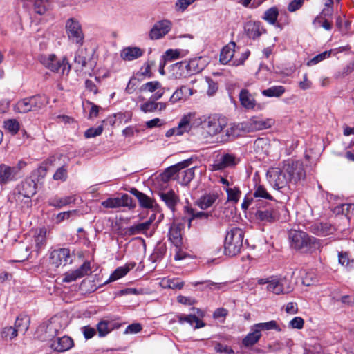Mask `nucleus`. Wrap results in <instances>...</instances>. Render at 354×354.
<instances>
[{
    "label": "nucleus",
    "mask_w": 354,
    "mask_h": 354,
    "mask_svg": "<svg viewBox=\"0 0 354 354\" xmlns=\"http://www.w3.org/2000/svg\"><path fill=\"white\" fill-rule=\"evenodd\" d=\"M288 239L290 248L302 254H312L322 248L319 239L303 231L290 230Z\"/></svg>",
    "instance_id": "2"
},
{
    "label": "nucleus",
    "mask_w": 354,
    "mask_h": 354,
    "mask_svg": "<svg viewBox=\"0 0 354 354\" xmlns=\"http://www.w3.org/2000/svg\"><path fill=\"white\" fill-rule=\"evenodd\" d=\"M169 71L171 77L175 79H180L189 76L185 61L171 65Z\"/></svg>",
    "instance_id": "26"
},
{
    "label": "nucleus",
    "mask_w": 354,
    "mask_h": 354,
    "mask_svg": "<svg viewBox=\"0 0 354 354\" xmlns=\"http://www.w3.org/2000/svg\"><path fill=\"white\" fill-rule=\"evenodd\" d=\"M217 198V194H205L199 198V200L197 201V205L201 209H206L212 206Z\"/></svg>",
    "instance_id": "32"
},
{
    "label": "nucleus",
    "mask_w": 354,
    "mask_h": 354,
    "mask_svg": "<svg viewBox=\"0 0 354 354\" xmlns=\"http://www.w3.org/2000/svg\"><path fill=\"white\" fill-rule=\"evenodd\" d=\"M70 250L68 248H59L53 250L50 254V262L55 267L65 266L71 262Z\"/></svg>",
    "instance_id": "13"
},
{
    "label": "nucleus",
    "mask_w": 354,
    "mask_h": 354,
    "mask_svg": "<svg viewBox=\"0 0 354 354\" xmlns=\"http://www.w3.org/2000/svg\"><path fill=\"white\" fill-rule=\"evenodd\" d=\"M274 124L272 118L266 120L254 119L250 121L251 128L255 130H263L270 128Z\"/></svg>",
    "instance_id": "39"
},
{
    "label": "nucleus",
    "mask_w": 354,
    "mask_h": 354,
    "mask_svg": "<svg viewBox=\"0 0 354 354\" xmlns=\"http://www.w3.org/2000/svg\"><path fill=\"white\" fill-rule=\"evenodd\" d=\"M192 163L190 160H185L167 168L161 174V178L164 182L169 181L179 177V172L182 169L188 167Z\"/></svg>",
    "instance_id": "14"
},
{
    "label": "nucleus",
    "mask_w": 354,
    "mask_h": 354,
    "mask_svg": "<svg viewBox=\"0 0 354 354\" xmlns=\"http://www.w3.org/2000/svg\"><path fill=\"white\" fill-rule=\"evenodd\" d=\"M40 63L53 72H58L60 68L62 73H68L71 70V66L66 57L59 59L54 54L41 55L39 57Z\"/></svg>",
    "instance_id": "7"
},
{
    "label": "nucleus",
    "mask_w": 354,
    "mask_h": 354,
    "mask_svg": "<svg viewBox=\"0 0 354 354\" xmlns=\"http://www.w3.org/2000/svg\"><path fill=\"white\" fill-rule=\"evenodd\" d=\"M193 88L183 85L177 88L169 98L171 104H175L180 100H186L194 94Z\"/></svg>",
    "instance_id": "22"
},
{
    "label": "nucleus",
    "mask_w": 354,
    "mask_h": 354,
    "mask_svg": "<svg viewBox=\"0 0 354 354\" xmlns=\"http://www.w3.org/2000/svg\"><path fill=\"white\" fill-rule=\"evenodd\" d=\"M238 162L236 156L231 153H225L216 160L212 165L214 170H223L227 167L235 166Z\"/></svg>",
    "instance_id": "19"
},
{
    "label": "nucleus",
    "mask_w": 354,
    "mask_h": 354,
    "mask_svg": "<svg viewBox=\"0 0 354 354\" xmlns=\"http://www.w3.org/2000/svg\"><path fill=\"white\" fill-rule=\"evenodd\" d=\"M53 179L55 180H61L64 182L68 178V170L66 165L59 167L53 175Z\"/></svg>",
    "instance_id": "56"
},
{
    "label": "nucleus",
    "mask_w": 354,
    "mask_h": 354,
    "mask_svg": "<svg viewBox=\"0 0 354 354\" xmlns=\"http://www.w3.org/2000/svg\"><path fill=\"white\" fill-rule=\"evenodd\" d=\"M241 105L247 109H252L255 106V100L246 89H242L239 94Z\"/></svg>",
    "instance_id": "36"
},
{
    "label": "nucleus",
    "mask_w": 354,
    "mask_h": 354,
    "mask_svg": "<svg viewBox=\"0 0 354 354\" xmlns=\"http://www.w3.org/2000/svg\"><path fill=\"white\" fill-rule=\"evenodd\" d=\"M47 0H36L35 3V11L36 13L43 15L47 10Z\"/></svg>",
    "instance_id": "59"
},
{
    "label": "nucleus",
    "mask_w": 354,
    "mask_h": 354,
    "mask_svg": "<svg viewBox=\"0 0 354 354\" xmlns=\"http://www.w3.org/2000/svg\"><path fill=\"white\" fill-rule=\"evenodd\" d=\"M236 44L234 42H230L227 45L225 46L220 54V62L223 64H227L232 62L233 66H239L244 63L250 55V51L245 50L242 53L240 57L237 58L235 54Z\"/></svg>",
    "instance_id": "5"
},
{
    "label": "nucleus",
    "mask_w": 354,
    "mask_h": 354,
    "mask_svg": "<svg viewBox=\"0 0 354 354\" xmlns=\"http://www.w3.org/2000/svg\"><path fill=\"white\" fill-rule=\"evenodd\" d=\"M250 131L246 123L234 124L225 130V135L222 136L220 142H226L241 135L242 131Z\"/></svg>",
    "instance_id": "17"
},
{
    "label": "nucleus",
    "mask_w": 354,
    "mask_h": 354,
    "mask_svg": "<svg viewBox=\"0 0 354 354\" xmlns=\"http://www.w3.org/2000/svg\"><path fill=\"white\" fill-rule=\"evenodd\" d=\"M81 331L86 339H89L94 337L96 334V330L94 328L90 326H86L81 328Z\"/></svg>",
    "instance_id": "63"
},
{
    "label": "nucleus",
    "mask_w": 354,
    "mask_h": 354,
    "mask_svg": "<svg viewBox=\"0 0 354 354\" xmlns=\"http://www.w3.org/2000/svg\"><path fill=\"white\" fill-rule=\"evenodd\" d=\"M335 212L346 214L348 218L354 217V204H342L335 208Z\"/></svg>",
    "instance_id": "54"
},
{
    "label": "nucleus",
    "mask_w": 354,
    "mask_h": 354,
    "mask_svg": "<svg viewBox=\"0 0 354 354\" xmlns=\"http://www.w3.org/2000/svg\"><path fill=\"white\" fill-rule=\"evenodd\" d=\"M268 181L277 190L286 188L288 184L297 185L306 178L303 162L299 160H288L283 167L270 168L267 172Z\"/></svg>",
    "instance_id": "1"
},
{
    "label": "nucleus",
    "mask_w": 354,
    "mask_h": 354,
    "mask_svg": "<svg viewBox=\"0 0 354 354\" xmlns=\"http://www.w3.org/2000/svg\"><path fill=\"white\" fill-rule=\"evenodd\" d=\"M159 196L161 200L165 203L167 207L171 211L174 212L176 206L179 202V198L173 190L166 192H160Z\"/></svg>",
    "instance_id": "23"
},
{
    "label": "nucleus",
    "mask_w": 354,
    "mask_h": 354,
    "mask_svg": "<svg viewBox=\"0 0 354 354\" xmlns=\"http://www.w3.org/2000/svg\"><path fill=\"white\" fill-rule=\"evenodd\" d=\"M178 322L181 324H184L185 322L189 324L191 326H194L195 329L201 328L202 327L205 326V323L199 319L196 316L188 315H178L177 316Z\"/></svg>",
    "instance_id": "35"
},
{
    "label": "nucleus",
    "mask_w": 354,
    "mask_h": 354,
    "mask_svg": "<svg viewBox=\"0 0 354 354\" xmlns=\"http://www.w3.org/2000/svg\"><path fill=\"white\" fill-rule=\"evenodd\" d=\"M37 183L32 179H26L21 182L17 187V193L16 194L18 195V199L20 197L26 196V203L28 205L30 204V198L37 193Z\"/></svg>",
    "instance_id": "12"
},
{
    "label": "nucleus",
    "mask_w": 354,
    "mask_h": 354,
    "mask_svg": "<svg viewBox=\"0 0 354 354\" xmlns=\"http://www.w3.org/2000/svg\"><path fill=\"white\" fill-rule=\"evenodd\" d=\"M75 197L73 196H68L64 197L55 196L48 200V205L50 206L60 209L68 204L75 202Z\"/></svg>",
    "instance_id": "30"
},
{
    "label": "nucleus",
    "mask_w": 354,
    "mask_h": 354,
    "mask_svg": "<svg viewBox=\"0 0 354 354\" xmlns=\"http://www.w3.org/2000/svg\"><path fill=\"white\" fill-rule=\"evenodd\" d=\"M46 230H40L34 238L35 246L32 253L35 252L36 256H38L46 246Z\"/></svg>",
    "instance_id": "33"
},
{
    "label": "nucleus",
    "mask_w": 354,
    "mask_h": 354,
    "mask_svg": "<svg viewBox=\"0 0 354 354\" xmlns=\"http://www.w3.org/2000/svg\"><path fill=\"white\" fill-rule=\"evenodd\" d=\"M132 198L127 194H123L121 197L109 198L101 203L105 208H118L120 207H133Z\"/></svg>",
    "instance_id": "15"
},
{
    "label": "nucleus",
    "mask_w": 354,
    "mask_h": 354,
    "mask_svg": "<svg viewBox=\"0 0 354 354\" xmlns=\"http://www.w3.org/2000/svg\"><path fill=\"white\" fill-rule=\"evenodd\" d=\"M244 239L243 231L239 227H233L227 232L224 243V253L233 257L240 253Z\"/></svg>",
    "instance_id": "4"
},
{
    "label": "nucleus",
    "mask_w": 354,
    "mask_h": 354,
    "mask_svg": "<svg viewBox=\"0 0 354 354\" xmlns=\"http://www.w3.org/2000/svg\"><path fill=\"white\" fill-rule=\"evenodd\" d=\"M268 291L275 295L288 294L292 290L290 281L286 277H270Z\"/></svg>",
    "instance_id": "8"
},
{
    "label": "nucleus",
    "mask_w": 354,
    "mask_h": 354,
    "mask_svg": "<svg viewBox=\"0 0 354 354\" xmlns=\"http://www.w3.org/2000/svg\"><path fill=\"white\" fill-rule=\"evenodd\" d=\"M279 15V12L277 8L272 7L267 10L265 13L263 19L268 21L270 24H275L277 17Z\"/></svg>",
    "instance_id": "49"
},
{
    "label": "nucleus",
    "mask_w": 354,
    "mask_h": 354,
    "mask_svg": "<svg viewBox=\"0 0 354 354\" xmlns=\"http://www.w3.org/2000/svg\"><path fill=\"white\" fill-rule=\"evenodd\" d=\"M66 33L70 42L82 46L84 42V34L79 20L71 17L66 21Z\"/></svg>",
    "instance_id": "6"
},
{
    "label": "nucleus",
    "mask_w": 354,
    "mask_h": 354,
    "mask_svg": "<svg viewBox=\"0 0 354 354\" xmlns=\"http://www.w3.org/2000/svg\"><path fill=\"white\" fill-rule=\"evenodd\" d=\"M185 217L188 221V225L190 227L194 220H201L206 221L212 216V212H205L202 211H196L189 206L184 207Z\"/></svg>",
    "instance_id": "18"
},
{
    "label": "nucleus",
    "mask_w": 354,
    "mask_h": 354,
    "mask_svg": "<svg viewBox=\"0 0 354 354\" xmlns=\"http://www.w3.org/2000/svg\"><path fill=\"white\" fill-rule=\"evenodd\" d=\"M278 215L276 208L270 203L259 207L254 213L255 218L263 223H272L277 220Z\"/></svg>",
    "instance_id": "11"
},
{
    "label": "nucleus",
    "mask_w": 354,
    "mask_h": 354,
    "mask_svg": "<svg viewBox=\"0 0 354 354\" xmlns=\"http://www.w3.org/2000/svg\"><path fill=\"white\" fill-rule=\"evenodd\" d=\"M181 230V227L176 223H173L169 230V239L177 249L182 244Z\"/></svg>",
    "instance_id": "24"
},
{
    "label": "nucleus",
    "mask_w": 354,
    "mask_h": 354,
    "mask_svg": "<svg viewBox=\"0 0 354 354\" xmlns=\"http://www.w3.org/2000/svg\"><path fill=\"white\" fill-rule=\"evenodd\" d=\"M102 131V126H99L97 127H91L85 131L84 136L86 138H94L95 136L101 135Z\"/></svg>",
    "instance_id": "60"
},
{
    "label": "nucleus",
    "mask_w": 354,
    "mask_h": 354,
    "mask_svg": "<svg viewBox=\"0 0 354 354\" xmlns=\"http://www.w3.org/2000/svg\"><path fill=\"white\" fill-rule=\"evenodd\" d=\"M134 266H135V263L129 264L128 266L118 267L110 275L109 279L107 282L115 281L123 277L129 272L130 269H131L134 267Z\"/></svg>",
    "instance_id": "41"
},
{
    "label": "nucleus",
    "mask_w": 354,
    "mask_h": 354,
    "mask_svg": "<svg viewBox=\"0 0 354 354\" xmlns=\"http://www.w3.org/2000/svg\"><path fill=\"white\" fill-rule=\"evenodd\" d=\"M161 83L158 81H151L143 84L140 90L141 92L153 93L161 88Z\"/></svg>",
    "instance_id": "51"
},
{
    "label": "nucleus",
    "mask_w": 354,
    "mask_h": 354,
    "mask_svg": "<svg viewBox=\"0 0 354 354\" xmlns=\"http://www.w3.org/2000/svg\"><path fill=\"white\" fill-rule=\"evenodd\" d=\"M256 328H259V331L261 330H276L277 331H281V329L277 324V322L272 320L268 322L258 323L254 325Z\"/></svg>",
    "instance_id": "47"
},
{
    "label": "nucleus",
    "mask_w": 354,
    "mask_h": 354,
    "mask_svg": "<svg viewBox=\"0 0 354 354\" xmlns=\"http://www.w3.org/2000/svg\"><path fill=\"white\" fill-rule=\"evenodd\" d=\"M76 214V210L60 212L56 216V223H60L65 220H68L70 217L75 215Z\"/></svg>",
    "instance_id": "61"
},
{
    "label": "nucleus",
    "mask_w": 354,
    "mask_h": 354,
    "mask_svg": "<svg viewBox=\"0 0 354 354\" xmlns=\"http://www.w3.org/2000/svg\"><path fill=\"white\" fill-rule=\"evenodd\" d=\"M30 317L27 315H20L19 316L15 323V327H13L15 330H17L18 333H23L24 334L27 331L29 325H30Z\"/></svg>",
    "instance_id": "40"
},
{
    "label": "nucleus",
    "mask_w": 354,
    "mask_h": 354,
    "mask_svg": "<svg viewBox=\"0 0 354 354\" xmlns=\"http://www.w3.org/2000/svg\"><path fill=\"white\" fill-rule=\"evenodd\" d=\"M150 221H145L144 223H138L133 225L129 228V232L131 234H138L145 233L149 229Z\"/></svg>",
    "instance_id": "50"
},
{
    "label": "nucleus",
    "mask_w": 354,
    "mask_h": 354,
    "mask_svg": "<svg viewBox=\"0 0 354 354\" xmlns=\"http://www.w3.org/2000/svg\"><path fill=\"white\" fill-rule=\"evenodd\" d=\"M130 192L138 200L140 205L144 208L153 207V201L145 194L138 191L136 188H131Z\"/></svg>",
    "instance_id": "31"
},
{
    "label": "nucleus",
    "mask_w": 354,
    "mask_h": 354,
    "mask_svg": "<svg viewBox=\"0 0 354 354\" xmlns=\"http://www.w3.org/2000/svg\"><path fill=\"white\" fill-rule=\"evenodd\" d=\"M172 23L167 19L160 20L156 22L149 32V37L151 40H158L163 38L171 29Z\"/></svg>",
    "instance_id": "10"
},
{
    "label": "nucleus",
    "mask_w": 354,
    "mask_h": 354,
    "mask_svg": "<svg viewBox=\"0 0 354 354\" xmlns=\"http://www.w3.org/2000/svg\"><path fill=\"white\" fill-rule=\"evenodd\" d=\"M29 98L31 102V106L33 111L41 109L44 106H46L48 102V97L46 95H38L29 97Z\"/></svg>",
    "instance_id": "44"
},
{
    "label": "nucleus",
    "mask_w": 354,
    "mask_h": 354,
    "mask_svg": "<svg viewBox=\"0 0 354 354\" xmlns=\"http://www.w3.org/2000/svg\"><path fill=\"white\" fill-rule=\"evenodd\" d=\"M88 60V50L86 48L80 46L75 52L74 62L78 64L81 68H84Z\"/></svg>",
    "instance_id": "38"
},
{
    "label": "nucleus",
    "mask_w": 354,
    "mask_h": 354,
    "mask_svg": "<svg viewBox=\"0 0 354 354\" xmlns=\"http://www.w3.org/2000/svg\"><path fill=\"white\" fill-rule=\"evenodd\" d=\"M195 117H196V114L194 112L184 115L176 127L171 128L166 132V137L169 138L174 135L181 136L184 133L190 131L192 128L191 122L194 120Z\"/></svg>",
    "instance_id": "9"
},
{
    "label": "nucleus",
    "mask_w": 354,
    "mask_h": 354,
    "mask_svg": "<svg viewBox=\"0 0 354 354\" xmlns=\"http://www.w3.org/2000/svg\"><path fill=\"white\" fill-rule=\"evenodd\" d=\"M194 125H201L205 139H212L220 134L227 127V119L221 115L214 113L204 115L192 121Z\"/></svg>",
    "instance_id": "3"
},
{
    "label": "nucleus",
    "mask_w": 354,
    "mask_h": 354,
    "mask_svg": "<svg viewBox=\"0 0 354 354\" xmlns=\"http://www.w3.org/2000/svg\"><path fill=\"white\" fill-rule=\"evenodd\" d=\"M91 272V265L89 261H85L79 268L66 272L64 274L62 281L64 283H71L87 275Z\"/></svg>",
    "instance_id": "16"
},
{
    "label": "nucleus",
    "mask_w": 354,
    "mask_h": 354,
    "mask_svg": "<svg viewBox=\"0 0 354 354\" xmlns=\"http://www.w3.org/2000/svg\"><path fill=\"white\" fill-rule=\"evenodd\" d=\"M120 324L108 320H101L97 324V330L100 337L106 336L115 328H118Z\"/></svg>",
    "instance_id": "25"
},
{
    "label": "nucleus",
    "mask_w": 354,
    "mask_h": 354,
    "mask_svg": "<svg viewBox=\"0 0 354 354\" xmlns=\"http://www.w3.org/2000/svg\"><path fill=\"white\" fill-rule=\"evenodd\" d=\"M160 286L164 288L180 290L184 286V282L179 278L164 277L161 279Z\"/></svg>",
    "instance_id": "37"
},
{
    "label": "nucleus",
    "mask_w": 354,
    "mask_h": 354,
    "mask_svg": "<svg viewBox=\"0 0 354 354\" xmlns=\"http://www.w3.org/2000/svg\"><path fill=\"white\" fill-rule=\"evenodd\" d=\"M14 111L19 113H26L33 111L29 97L19 100L14 106Z\"/></svg>",
    "instance_id": "42"
},
{
    "label": "nucleus",
    "mask_w": 354,
    "mask_h": 354,
    "mask_svg": "<svg viewBox=\"0 0 354 354\" xmlns=\"http://www.w3.org/2000/svg\"><path fill=\"white\" fill-rule=\"evenodd\" d=\"M142 329V327L139 323H133L132 324L129 325L125 330L124 334H135L140 332Z\"/></svg>",
    "instance_id": "64"
},
{
    "label": "nucleus",
    "mask_w": 354,
    "mask_h": 354,
    "mask_svg": "<svg viewBox=\"0 0 354 354\" xmlns=\"http://www.w3.org/2000/svg\"><path fill=\"white\" fill-rule=\"evenodd\" d=\"M286 91L283 86H273L268 89L263 90L261 93L268 97H279Z\"/></svg>",
    "instance_id": "45"
},
{
    "label": "nucleus",
    "mask_w": 354,
    "mask_h": 354,
    "mask_svg": "<svg viewBox=\"0 0 354 354\" xmlns=\"http://www.w3.org/2000/svg\"><path fill=\"white\" fill-rule=\"evenodd\" d=\"M194 177V169L189 168L179 172V177L181 178L180 183L183 185H187Z\"/></svg>",
    "instance_id": "48"
},
{
    "label": "nucleus",
    "mask_w": 354,
    "mask_h": 354,
    "mask_svg": "<svg viewBox=\"0 0 354 354\" xmlns=\"http://www.w3.org/2000/svg\"><path fill=\"white\" fill-rule=\"evenodd\" d=\"M4 127L12 135H15L19 130L20 124L16 119H9L4 122Z\"/></svg>",
    "instance_id": "53"
},
{
    "label": "nucleus",
    "mask_w": 354,
    "mask_h": 354,
    "mask_svg": "<svg viewBox=\"0 0 354 354\" xmlns=\"http://www.w3.org/2000/svg\"><path fill=\"white\" fill-rule=\"evenodd\" d=\"M143 55V50L138 47H127L120 53L121 57L124 60L131 61L139 58Z\"/></svg>",
    "instance_id": "27"
},
{
    "label": "nucleus",
    "mask_w": 354,
    "mask_h": 354,
    "mask_svg": "<svg viewBox=\"0 0 354 354\" xmlns=\"http://www.w3.org/2000/svg\"><path fill=\"white\" fill-rule=\"evenodd\" d=\"M198 62L199 59H193L189 61L185 60L189 76L196 74L201 71L202 68L198 66Z\"/></svg>",
    "instance_id": "52"
},
{
    "label": "nucleus",
    "mask_w": 354,
    "mask_h": 354,
    "mask_svg": "<svg viewBox=\"0 0 354 354\" xmlns=\"http://www.w3.org/2000/svg\"><path fill=\"white\" fill-rule=\"evenodd\" d=\"M74 345L73 340L68 336H63L53 339L50 348L57 352H64L71 349Z\"/></svg>",
    "instance_id": "21"
},
{
    "label": "nucleus",
    "mask_w": 354,
    "mask_h": 354,
    "mask_svg": "<svg viewBox=\"0 0 354 354\" xmlns=\"http://www.w3.org/2000/svg\"><path fill=\"white\" fill-rule=\"evenodd\" d=\"M261 337V333L259 331V328H256L253 326L245 337L242 340V344L245 347H250L257 344Z\"/></svg>",
    "instance_id": "28"
},
{
    "label": "nucleus",
    "mask_w": 354,
    "mask_h": 354,
    "mask_svg": "<svg viewBox=\"0 0 354 354\" xmlns=\"http://www.w3.org/2000/svg\"><path fill=\"white\" fill-rule=\"evenodd\" d=\"M339 263L348 270L354 267V259H351L349 254L346 252H339L338 254Z\"/></svg>",
    "instance_id": "46"
},
{
    "label": "nucleus",
    "mask_w": 354,
    "mask_h": 354,
    "mask_svg": "<svg viewBox=\"0 0 354 354\" xmlns=\"http://www.w3.org/2000/svg\"><path fill=\"white\" fill-rule=\"evenodd\" d=\"M17 330H15L13 327H6L1 332V336L3 338H10L12 339L17 336Z\"/></svg>",
    "instance_id": "62"
},
{
    "label": "nucleus",
    "mask_w": 354,
    "mask_h": 354,
    "mask_svg": "<svg viewBox=\"0 0 354 354\" xmlns=\"http://www.w3.org/2000/svg\"><path fill=\"white\" fill-rule=\"evenodd\" d=\"M226 192L227 194V201L236 203L241 196V192L237 187L234 188H227Z\"/></svg>",
    "instance_id": "55"
},
{
    "label": "nucleus",
    "mask_w": 354,
    "mask_h": 354,
    "mask_svg": "<svg viewBox=\"0 0 354 354\" xmlns=\"http://www.w3.org/2000/svg\"><path fill=\"white\" fill-rule=\"evenodd\" d=\"M247 35L250 38L256 39L259 37L263 32V29L261 28L259 23H248L245 28Z\"/></svg>",
    "instance_id": "43"
},
{
    "label": "nucleus",
    "mask_w": 354,
    "mask_h": 354,
    "mask_svg": "<svg viewBox=\"0 0 354 354\" xmlns=\"http://www.w3.org/2000/svg\"><path fill=\"white\" fill-rule=\"evenodd\" d=\"M140 109L145 113L154 112L156 111V102L149 98L147 102L140 105Z\"/></svg>",
    "instance_id": "57"
},
{
    "label": "nucleus",
    "mask_w": 354,
    "mask_h": 354,
    "mask_svg": "<svg viewBox=\"0 0 354 354\" xmlns=\"http://www.w3.org/2000/svg\"><path fill=\"white\" fill-rule=\"evenodd\" d=\"M18 180L14 169L6 164H0V186L3 187L6 185Z\"/></svg>",
    "instance_id": "20"
},
{
    "label": "nucleus",
    "mask_w": 354,
    "mask_h": 354,
    "mask_svg": "<svg viewBox=\"0 0 354 354\" xmlns=\"http://www.w3.org/2000/svg\"><path fill=\"white\" fill-rule=\"evenodd\" d=\"M330 54H331V50L324 51V52L316 55L315 57L312 58L310 60H309L307 62V65L308 66L315 65L317 63H319V62L324 60L326 58L329 57Z\"/></svg>",
    "instance_id": "58"
},
{
    "label": "nucleus",
    "mask_w": 354,
    "mask_h": 354,
    "mask_svg": "<svg viewBox=\"0 0 354 354\" xmlns=\"http://www.w3.org/2000/svg\"><path fill=\"white\" fill-rule=\"evenodd\" d=\"M311 232L318 236H326L332 234L335 228L327 223H317L311 226Z\"/></svg>",
    "instance_id": "29"
},
{
    "label": "nucleus",
    "mask_w": 354,
    "mask_h": 354,
    "mask_svg": "<svg viewBox=\"0 0 354 354\" xmlns=\"http://www.w3.org/2000/svg\"><path fill=\"white\" fill-rule=\"evenodd\" d=\"M254 189H253V196L254 198H263L267 200H273L272 196L268 192L264 185L258 183L256 179Z\"/></svg>",
    "instance_id": "34"
}]
</instances>
